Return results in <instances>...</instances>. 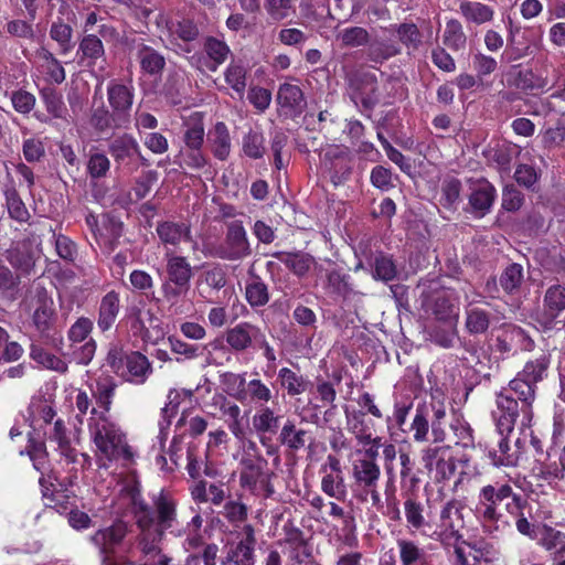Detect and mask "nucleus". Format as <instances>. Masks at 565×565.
I'll return each mask as SVG.
<instances>
[{
    "label": "nucleus",
    "instance_id": "4468645a",
    "mask_svg": "<svg viewBox=\"0 0 565 565\" xmlns=\"http://www.w3.org/2000/svg\"><path fill=\"white\" fill-rule=\"evenodd\" d=\"M404 515L406 527L411 533H418L428 537L431 526V511L429 505H425L414 495H407L404 503Z\"/></svg>",
    "mask_w": 565,
    "mask_h": 565
},
{
    "label": "nucleus",
    "instance_id": "69168bd1",
    "mask_svg": "<svg viewBox=\"0 0 565 565\" xmlns=\"http://www.w3.org/2000/svg\"><path fill=\"white\" fill-rule=\"evenodd\" d=\"M431 315L436 320L448 324H457L458 315L451 301L446 297H437L431 305Z\"/></svg>",
    "mask_w": 565,
    "mask_h": 565
},
{
    "label": "nucleus",
    "instance_id": "9d476101",
    "mask_svg": "<svg viewBox=\"0 0 565 565\" xmlns=\"http://www.w3.org/2000/svg\"><path fill=\"white\" fill-rule=\"evenodd\" d=\"M447 451L444 446H428L422 451V462L434 482L449 480L456 471V463L447 457Z\"/></svg>",
    "mask_w": 565,
    "mask_h": 565
},
{
    "label": "nucleus",
    "instance_id": "f03ea898",
    "mask_svg": "<svg viewBox=\"0 0 565 565\" xmlns=\"http://www.w3.org/2000/svg\"><path fill=\"white\" fill-rule=\"evenodd\" d=\"M522 499L509 482L494 481L479 489L476 512L490 533L504 532L511 527L508 514Z\"/></svg>",
    "mask_w": 565,
    "mask_h": 565
},
{
    "label": "nucleus",
    "instance_id": "2eb2a0df",
    "mask_svg": "<svg viewBox=\"0 0 565 565\" xmlns=\"http://www.w3.org/2000/svg\"><path fill=\"white\" fill-rule=\"evenodd\" d=\"M469 209L476 217H483L488 214L495 199L494 186L486 179H469Z\"/></svg>",
    "mask_w": 565,
    "mask_h": 565
},
{
    "label": "nucleus",
    "instance_id": "39448f33",
    "mask_svg": "<svg viewBox=\"0 0 565 565\" xmlns=\"http://www.w3.org/2000/svg\"><path fill=\"white\" fill-rule=\"evenodd\" d=\"M107 364L119 377L141 385L152 373V365L148 358L138 351H124L118 345H111L106 358Z\"/></svg>",
    "mask_w": 565,
    "mask_h": 565
},
{
    "label": "nucleus",
    "instance_id": "bf43d9fd",
    "mask_svg": "<svg viewBox=\"0 0 565 565\" xmlns=\"http://www.w3.org/2000/svg\"><path fill=\"white\" fill-rule=\"evenodd\" d=\"M396 34L408 51H417L423 43V35L415 23H401L396 28Z\"/></svg>",
    "mask_w": 565,
    "mask_h": 565
},
{
    "label": "nucleus",
    "instance_id": "ea45409f",
    "mask_svg": "<svg viewBox=\"0 0 565 565\" xmlns=\"http://www.w3.org/2000/svg\"><path fill=\"white\" fill-rule=\"evenodd\" d=\"M50 38L57 43L58 52L62 55L70 53L74 47L72 42L73 28L62 19L52 22Z\"/></svg>",
    "mask_w": 565,
    "mask_h": 565
},
{
    "label": "nucleus",
    "instance_id": "72a5a7b5",
    "mask_svg": "<svg viewBox=\"0 0 565 565\" xmlns=\"http://www.w3.org/2000/svg\"><path fill=\"white\" fill-rule=\"evenodd\" d=\"M250 274L245 286V298L250 307H264L269 301L268 286L255 274Z\"/></svg>",
    "mask_w": 565,
    "mask_h": 565
},
{
    "label": "nucleus",
    "instance_id": "c85d7f7f",
    "mask_svg": "<svg viewBox=\"0 0 565 565\" xmlns=\"http://www.w3.org/2000/svg\"><path fill=\"white\" fill-rule=\"evenodd\" d=\"M459 11L468 22L476 24L488 23L494 17L493 8L479 1H461Z\"/></svg>",
    "mask_w": 565,
    "mask_h": 565
},
{
    "label": "nucleus",
    "instance_id": "f8f14e48",
    "mask_svg": "<svg viewBox=\"0 0 565 565\" xmlns=\"http://www.w3.org/2000/svg\"><path fill=\"white\" fill-rule=\"evenodd\" d=\"M135 89L132 85H126L118 81H110L107 85V100L110 110L128 128L131 124V109L134 105Z\"/></svg>",
    "mask_w": 565,
    "mask_h": 565
},
{
    "label": "nucleus",
    "instance_id": "37998d69",
    "mask_svg": "<svg viewBox=\"0 0 565 565\" xmlns=\"http://www.w3.org/2000/svg\"><path fill=\"white\" fill-rule=\"evenodd\" d=\"M550 367V356L542 354L539 358L527 361L518 374L536 386L546 375Z\"/></svg>",
    "mask_w": 565,
    "mask_h": 565
},
{
    "label": "nucleus",
    "instance_id": "ddd939ff",
    "mask_svg": "<svg viewBox=\"0 0 565 565\" xmlns=\"http://www.w3.org/2000/svg\"><path fill=\"white\" fill-rule=\"evenodd\" d=\"M108 152L117 167L134 170L137 158L141 157V148L138 140L128 132L115 136L108 143Z\"/></svg>",
    "mask_w": 565,
    "mask_h": 565
},
{
    "label": "nucleus",
    "instance_id": "7c9ffc66",
    "mask_svg": "<svg viewBox=\"0 0 565 565\" xmlns=\"http://www.w3.org/2000/svg\"><path fill=\"white\" fill-rule=\"evenodd\" d=\"M271 256L285 264L298 277L305 276L313 264V257L301 252H276Z\"/></svg>",
    "mask_w": 565,
    "mask_h": 565
},
{
    "label": "nucleus",
    "instance_id": "2f4dec72",
    "mask_svg": "<svg viewBox=\"0 0 565 565\" xmlns=\"http://www.w3.org/2000/svg\"><path fill=\"white\" fill-rule=\"evenodd\" d=\"M509 25L508 45L504 54L509 62H515L530 55L532 50L530 42L524 36H519L520 30L519 28H513L511 20Z\"/></svg>",
    "mask_w": 565,
    "mask_h": 565
},
{
    "label": "nucleus",
    "instance_id": "338daca9",
    "mask_svg": "<svg viewBox=\"0 0 565 565\" xmlns=\"http://www.w3.org/2000/svg\"><path fill=\"white\" fill-rule=\"evenodd\" d=\"M397 276V268L392 257L380 254L374 259L373 278L382 281H391Z\"/></svg>",
    "mask_w": 565,
    "mask_h": 565
},
{
    "label": "nucleus",
    "instance_id": "4be33fe9",
    "mask_svg": "<svg viewBox=\"0 0 565 565\" xmlns=\"http://www.w3.org/2000/svg\"><path fill=\"white\" fill-rule=\"evenodd\" d=\"M396 544L401 565H433L431 556L417 542L399 539Z\"/></svg>",
    "mask_w": 565,
    "mask_h": 565
},
{
    "label": "nucleus",
    "instance_id": "5fc2aeb1",
    "mask_svg": "<svg viewBox=\"0 0 565 565\" xmlns=\"http://www.w3.org/2000/svg\"><path fill=\"white\" fill-rule=\"evenodd\" d=\"M279 425V416L268 406L262 407L253 416V427L257 434L276 433Z\"/></svg>",
    "mask_w": 565,
    "mask_h": 565
},
{
    "label": "nucleus",
    "instance_id": "680f3d73",
    "mask_svg": "<svg viewBox=\"0 0 565 565\" xmlns=\"http://www.w3.org/2000/svg\"><path fill=\"white\" fill-rule=\"evenodd\" d=\"M295 1L296 0H265L264 8L273 21L280 22L296 12Z\"/></svg>",
    "mask_w": 565,
    "mask_h": 565
},
{
    "label": "nucleus",
    "instance_id": "393cba45",
    "mask_svg": "<svg viewBox=\"0 0 565 565\" xmlns=\"http://www.w3.org/2000/svg\"><path fill=\"white\" fill-rule=\"evenodd\" d=\"M277 102L281 108L294 114H300L306 107V99L301 88L290 83H284L279 86Z\"/></svg>",
    "mask_w": 565,
    "mask_h": 565
},
{
    "label": "nucleus",
    "instance_id": "4c0bfd02",
    "mask_svg": "<svg viewBox=\"0 0 565 565\" xmlns=\"http://www.w3.org/2000/svg\"><path fill=\"white\" fill-rule=\"evenodd\" d=\"M465 327L470 334H482L487 332L491 321V313L479 307L466 308Z\"/></svg>",
    "mask_w": 565,
    "mask_h": 565
},
{
    "label": "nucleus",
    "instance_id": "7ed1b4c3",
    "mask_svg": "<svg viewBox=\"0 0 565 565\" xmlns=\"http://www.w3.org/2000/svg\"><path fill=\"white\" fill-rule=\"evenodd\" d=\"M90 438L96 446L97 454L108 461L122 460L130 462L134 451L128 445L126 434L106 415L92 417L88 423Z\"/></svg>",
    "mask_w": 565,
    "mask_h": 565
},
{
    "label": "nucleus",
    "instance_id": "9b49d317",
    "mask_svg": "<svg viewBox=\"0 0 565 565\" xmlns=\"http://www.w3.org/2000/svg\"><path fill=\"white\" fill-rule=\"evenodd\" d=\"M242 470L239 473V484L253 493L256 492L258 484L265 488L267 495L274 490L269 482V473L266 471L267 460L263 457H245L241 461Z\"/></svg>",
    "mask_w": 565,
    "mask_h": 565
},
{
    "label": "nucleus",
    "instance_id": "e433bc0d",
    "mask_svg": "<svg viewBox=\"0 0 565 565\" xmlns=\"http://www.w3.org/2000/svg\"><path fill=\"white\" fill-rule=\"evenodd\" d=\"M4 198L9 216L19 223H29L31 220V213L17 189L14 186H8L4 190Z\"/></svg>",
    "mask_w": 565,
    "mask_h": 565
},
{
    "label": "nucleus",
    "instance_id": "dca6fc26",
    "mask_svg": "<svg viewBox=\"0 0 565 565\" xmlns=\"http://www.w3.org/2000/svg\"><path fill=\"white\" fill-rule=\"evenodd\" d=\"M137 545L142 555L147 558L148 565H169L170 558L162 554L159 543L164 533L156 530L153 524L138 527Z\"/></svg>",
    "mask_w": 565,
    "mask_h": 565
},
{
    "label": "nucleus",
    "instance_id": "5701e85b",
    "mask_svg": "<svg viewBox=\"0 0 565 565\" xmlns=\"http://www.w3.org/2000/svg\"><path fill=\"white\" fill-rule=\"evenodd\" d=\"M207 141L213 156L225 161L230 157L232 141L227 126L223 121H217L213 129L207 134Z\"/></svg>",
    "mask_w": 565,
    "mask_h": 565
},
{
    "label": "nucleus",
    "instance_id": "6ab92c4d",
    "mask_svg": "<svg viewBox=\"0 0 565 565\" xmlns=\"http://www.w3.org/2000/svg\"><path fill=\"white\" fill-rule=\"evenodd\" d=\"M156 232L164 245L175 247L182 242H190L192 243L193 250L198 249V243L192 238L191 226L184 222H160L157 225Z\"/></svg>",
    "mask_w": 565,
    "mask_h": 565
},
{
    "label": "nucleus",
    "instance_id": "58836bf2",
    "mask_svg": "<svg viewBox=\"0 0 565 565\" xmlns=\"http://www.w3.org/2000/svg\"><path fill=\"white\" fill-rule=\"evenodd\" d=\"M30 356L36 363L42 365L43 367L65 374L68 370L67 363L61 359L60 356L45 351L43 348L32 344L30 350Z\"/></svg>",
    "mask_w": 565,
    "mask_h": 565
},
{
    "label": "nucleus",
    "instance_id": "bb28decb",
    "mask_svg": "<svg viewBox=\"0 0 565 565\" xmlns=\"http://www.w3.org/2000/svg\"><path fill=\"white\" fill-rule=\"evenodd\" d=\"M537 544L552 555L562 556L565 554V533L544 524L537 534Z\"/></svg>",
    "mask_w": 565,
    "mask_h": 565
},
{
    "label": "nucleus",
    "instance_id": "a18cd8bd",
    "mask_svg": "<svg viewBox=\"0 0 565 565\" xmlns=\"http://www.w3.org/2000/svg\"><path fill=\"white\" fill-rule=\"evenodd\" d=\"M306 437L305 429H297L292 420H287L280 430L278 440L290 450L297 451L306 446Z\"/></svg>",
    "mask_w": 565,
    "mask_h": 565
},
{
    "label": "nucleus",
    "instance_id": "4d7b16f0",
    "mask_svg": "<svg viewBox=\"0 0 565 565\" xmlns=\"http://www.w3.org/2000/svg\"><path fill=\"white\" fill-rule=\"evenodd\" d=\"M526 505V501L522 499V501L516 505L508 516L515 520L516 531L531 540L537 539V526L534 523H531L524 514V508Z\"/></svg>",
    "mask_w": 565,
    "mask_h": 565
},
{
    "label": "nucleus",
    "instance_id": "c03bdc74",
    "mask_svg": "<svg viewBox=\"0 0 565 565\" xmlns=\"http://www.w3.org/2000/svg\"><path fill=\"white\" fill-rule=\"evenodd\" d=\"M444 44L452 51H460L466 47L467 35L463 32L462 24L457 19H450L446 22L443 34Z\"/></svg>",
    "mask_w": 565,
    "mask_h": 565
},
{
    "label": "nucleus",
    "instance_id": "c756f323",
    "mask_svg": "<svg viewBox=\"0 0 565 565\" xmlns=\"http://www.w3.org/2000/svg\"><path fill=\"white\" fill-rule=\"evenodd\" d=\"M89 122L98 134H105L113 129H127L128 127L118 120L115 114L104 105L93 109Z\"/></svg>",
    "mask_w": 565,
    "mask_h": 565
},
{
    "label": "nucleus",
    "instance_id": "a19ab883",
    "mask_svg": "<svg viewBox=\"0 0 565 565\" xmlns=\"http://www.w3.org/2000/svg\"><path fill=\"white\" fill-rule=\"evenodd\" d=\"M78 53H82V60H86L90 66L105 56V47L97 35L87 34L79 42Z\"/></svg>",
    "mask_w": 565,
    "mask_h": 565
},
{
    "label": "nucleus",
    "instance_id": "13d9d810",
    "mask_svg": "<svg viewBox=\"0 0 565 565\" xmlns=\"http://www.w3.org/2000/svg\"><path fill=\"white\" fill-rule=\"evenodd\" d=\"M461 182L454 178H446L441 184L440 204L448 210H455L460 201Z\"/></svg>",
    "mask_w": 565,
    "mask_h": 565
},
{
    "label": "nucleus",
    "instance_id": "20e7f679",
    "mask_svg": "<svg viewBox=\"0 0 565 565\" xmlns=\"http://www.w3.org/2000/svg\"><path fill=\"white\" fill-rule=\"evenodd\" d=\"M348 95L361 111L371 113L383 97V89L375 72L367 68H358L345 76Z\"/></svg>",
    "mask_w": 565,
    "mask_h": 565
},
{
    "label": "nucleus",
    "instance_id": "6e6d98bb",
    "mask_svg": "<svg viewBox=\"0 0 565 565\" xmlns=\"http://www.w3.org/2000/svg\"><path fill=\"white\" fill-rule=\"evenodd\" d=\"M242 150L250 159H260L265 154V138L260 131L249 130L242 139Z\"/></svg>",
    "mask_w": 565,
    "mask_h": 565
},
{
    "label": "nucleus",
    "instance_id": "864d4df0",
    "mask_svg": "<svg viewBox=\"0 0 565 565\" xmlns=\"http://www.w3.org/2000/svg\"><path fill=\"white\" fill-rule=\"evenodd\" d=\"M524 279L523 267L513 263L505 267L500 276V286L507 294H514L520 290Z\"/></svg>",
    "mask_w": 565,
    "mask_h": 565
},
{
    "label": "nucleus",
    "instance_id": "6e6552de",
    "mask_svg": "<svg viewBox=\"0 0 565 565\" xmlns=\"http://www.w3.org/2000/svg\"><path fill=\"white\" fill-rule=\"evenodd\" d=\"M25 306L32 311V322L41 333H47L56 320L54 300L41 284L31 286L24 299Z\"/></svg>",
    "mask_w": 565,
    "mask_h": 565
},
{
    "label": "nucleus",
    "instance_id": "de8ad7c7",
    "mask_svg": "<svg viewBox=\"0 0 565 565\" xmlns=\"http://www.w3.org/2000/svg\"><path fill=\"white\" fill-rule=\"evenodd\" d=\"M246 75V67L238 62H231L224 73L225 82L231 86L239 99H242L245 94Z\"/></svg>",
    "mask_w": 565,
    "mask_h": 565
},
{
    "label": "nucleus",
    "instance_id": "f257e3e1",
    "mask_svg": "<svg viewBox=\"0 0 565 565\" xmlns=\"http://www.w3.org/2000/svg\"><path fill=\"white\" fill-rule=\"evenodd\" d=\"M509 391L518 399L505 391L498 393L495 398L497 411L493 417L501 436L511 433L518 423L521 428L530 427L533 418L532 404L536 398V386L518 374L510 381Z\"/></svg>",
    "mask_w": 565,
    "mask_h": 565
},
{
    "label": "nucleus",
    "instance_id": "8fccbe9b",
    "mask_svg": "<svg viewBox=\"0 0 565 565\" xmlns=\"http://www.w3.org/2000/svg\"><path fill=\"white\" fill-rule=\"evenodd\" d=\"M20 276L0 263V297L14 301L19 295Z\"/></svg>",
    "mask_w": 565,
    "mask_h": 565
},
{
    "label": "nucleus",
    "instance_id": "49530a36",
    "mask_svg": "<svg viewBox=\"0 0 565 565\" xmlns=\"http://www.w3.org/2000/svg\"><path fill=\"white\" fill-rule=\"evenodd\" d=\"M204 51L210 58L206 63V67L211 72H215L217 67L225 62L230 53V49L226 43L215 38L206 39L204 43Z\"/></svg>",
    "mask_w": 565,
    "mask_h": 565
},
{
    "label": "nucleus",
    "instance_id": "0e129e2a",
    "mask_svg": "<svg viewBox=\"0 0 565 565\" xmlns=\"http://www.w3.org/2000/svg\"><path fill=\"white\" fill-rule=\"evenodd\" d=\"M321 490L330 498L344 500L347 488L343 475L326 472L321 480Z\"/></svg>",
    "mask_w": 565,
    "mask_h": 565
},
{
    "label": "nucleus",
    "instance_id": "0eeeda50",
    "mask_svg": "<svg viewBox=\"0 0 565 565\" xmlns=\"http://www.w3.org/2000/svg\"><path fill=\"white\" fill-rule=\"evenodd\" d=\"M131 531L129 522L117 518L109 525L98 529L90 535V543L97 548L102 565L115 561L117 553L124 547L126 537Z\"/></svg>",
    "mask_w": 565,
    "mask_h": 565
},
{
    "label": "nucleus",
    "instance_id": "1a4fd4ad",
    "mask_svg": "<svg viewBox=\"0 0 565 565\" xmlns=\"http://www.w3.org/2000/svg\"><path fill=\"white\" fill-rule=\"evenodd\" d=\"M461 513L455 502H447L440 510L439 523L434 524L428 533V539L440 542L444 545H452L462 539L460 533Z\"/></svg>",
    "mask_w": 565,
    "mask_h": 565
},
{
    "label": "nucleus",
    "instance_id": "f704fd0d",
    "mask_svg": "<svg viewBox=\"0 0 565 565\" xmlns=\"http://www.w3.org/2000/svg\"><path fill=\"white\" fill-rule=\"evenodd\" d=\"M565 310V286L559 284L548 287L544 296V311L548 317V323Z\"/></svg>",
    "mask_w": 565,
    "mask_h": 565
},
{
    "label": "nucleus",
    "instance_id": "774afa93",
    "mask_svg": "<svg viewBox=\"0 0 565 565\" xmlns=\"http://www.w3.org/2000/svg\"><path fill=\"white\" fill-rule=\"evenodd\" d=\"M221 514L225 520H227V522L238 526L247 520L248 508L241 501L230 500L224 504Z\"/></svg>",
    "mask_w": 565,
    "mask_h": 565
},
{
    "label": "nucleus",
    "instance_id": "052dcab7",
    "mask_svg": "<svg viewBox=\"0 0 565 565\" xmlns=\"http://www.w3.org/2000/svg\"><path fill=\"white\" fill-rule=\"evenodd\" d=\"M369 32L362 26H351L339 31L335 35L341 46L356 47L365 45L369 42Z\"/></svg>",
    "mask_w": 565,
    "mask_h": 565
},
{
    "label": "nucleus",
    "instance_id": "e2e57ef3",
    "mask_svg": "<svg viewBox=\"0 0 565 565\" xmlns=\"http://www.w3.org/2000/svg\"><path fill=\"white\" fill-rule=\"evenodd\" d=\"M249 395L250 399L255 403H268L273 398V394L270 388L263 383L260 380H250L247 383V392H239L237 394H233L238 401H243L246 398V395Z\"/></svg>",
    "mask_w": 565,
    "mask_h": 565
},
{
    "label": "nucleus",
    "instance_id": "f3484780",
    "mask_svg": "<svg viewBox=\"0 0 565 565\" xmlns=\"http://www.w3.org/2000/svg\"><path fill=\"white\" fill-rule=\"evenodd\" d=\"M225 340L234 351L242 352L264 342V332L257 326L241 322L226 331Z\"/></svg>",
    "mask_w": 565,
    "mask_h": 565
},
{
    "label": "nucleus",
    "instance_id": "a211bd4d",
    "mask_svg": "<svg viewBox=\"0 0 565 565\" xmlns=\"http://www.w3.org/2000/svg\"><path fill=\"white\" fill-rule=\"evenodd\" d=\"M175 499L163 491H161L153 499V527L162 533L172 530L178 523Z\"/></svg>",
    "mask_w": 565,
    "mask_h": 565
},
{
    "label": "nucleus",
    "instance_id": "c9c22d12",
    "mask_svg": "<svg viewBox=\"0 0 565 565\" xmlns=\"http://www.w3.org/2000/svg\"><path fill=\"white\" fill-rule=\"evenodd\" d=\"M35 57L42 62L41 66L45 68L50 79L56 84H61L66 78L65 70L62 63L54 56V54L41 46L35 51Z\"/></svg>",
    "mask_w": 565,
    "mask_h": 565
},
{
    "label": "nucleus",
    "instance_id": "cd10ccee",
    "mask_svg": "<svg viewBox=\"0 0 565 565\" xmlns=\"http://www.w3.org/2000/svg\"><path fill=\"white\" fill-rule=\"evenodd\" d=\"M380 476V467L373 459H360L353 465V478L363 488L377 486Z\"/></svg>",
    "mask_w": 565,
    "mask_h": 565
},
{
    "label": "nucleus",
    "instance_id": "3c124183",
    "mask_svg": "<svg viewBox=\"0 0 565 565\" xmlns=\"http://www.w3.org/2000/svg\"><path fill=\"white\" fill-rule=\"evenodd\" d=\"M492 463L497 467H514L519 462V451L512 450L509 440L502 437L499 441L498 449L489 452Z\"/></svg>",
    "mask_w": 565,
    "mask_h": 565
},
{
    "label": "nucleus",
    "instance_id": "79ce46f5",
    "mask_svg": "<svg viewBox=\"0 0 565 565\" xmlns=\"http://www.w3.org/2000/svg\"><path fill=\"white\" fill-rule=\"evenodd\" d=\"M117 388L116 382L111 377L97 381L93 396L97 405L103 409L98 415H106L110 411L113 398Z\"/></svg>",
    "mask_w": 565,
    "mask_h": 565
},
{
    "label": "nucleus",
    "instance_id": "473e14b6",
    "mask_svg": "<svg viewBox=\"0 0 565 565\" xmlns=\"http://www.w3.org/2000/svg\"><path fill=\"white\" fill-rule=\"evenodd\" d=\"M137 57L141 70L151 76L160 75L166 66L164 56L148 45L138 49Z\"/></svg>",
    "mask_w": 565,
    "mask_h": 565
},
{
    "label": "nucleus",
    "instance_id": "b1692460",
    "mask_svg": "<svg viewBox=\"0 0 565 565\" xmlns=\"http://www.w3.org/2000/svg\"><path fill=\"white\" fill-rule=\"evenodd\" d=\"M120 309L119 294L115 290L107 292L100 300L98 309V328L105 332L115 323Z\"/></svg>",
    "mask_w": 565,
    "mask_h": 565
},
{
    "label": "nucleus",
    "instance_id": "412c9836",
    "mask_svg": "<svg viewBox=\"0 0 565 565\" xmlns=\"http://www.w3.org/2000/svg\"><path fill=\"white\" fill-rule=\"evenodd\" d=\"M245 537L241 540L234 548L228 553V561L234 565H255V532L250 524H246L243 527Z\"/></svg>",
    "mask_w": 565,
    "mask_h": 565
},
{
    "label": "nucleus",
    "instance_id": "423d86ee",
    "mask_svg": "<svg viewBox=\"0 0 565 565\" xmlns=\"http://www.w3.org/2000/svg\"><path fill=\"white\" fill-rule=\"evenodd\" d=\"M210 255L227 262L242 260L252 255L250 243L242 221L226 223L224 238L210 247Z\"/></svg>",
    "mask_w": 565,
    "mask_h": 565
},
{
    "label": "nucleus",
    "instance_id": "a878e982",
    "mask_svg": "<svg viewBox=\"0 0 565 565\" xmlns=\"http://www.w3.org/2000/svg\"><path fill=\"white\" fill-rule=\"evenodd\" d=\"M167 275L168 279L175 285L190 287L192 268L183 256L167 253Z\"/></svg>",
    "mask_w": 565,
    "mask_h": 565
},
{
    "label": "nucleus",
    "instance_id": "09e8293b",
    "mask_svg": "<svg viewBox=\"0 0 565 565\" xmlns=\"http://www.w3.org/2000/svg\"><path fill=\"white\" fill-rule=\"evenodd\" d=\"M40 95L44 103L46 111L53 118H66L67 108L63 102V96L56 89L52 87H44L43 89H41Z\"/></svg>",
    "mask_w": 565,
    "mask_h": 565
},
{
    "label": "nucleus",
    "instance_id": "603ef678",
    "mask_svg": "<svg viewBox=\"0 0 565 565\" xmlns=\"http://www.w3.org/2000/svg\"><path fill=\"white\" fill-rule=\"evenodd\" d=\"M280 385L287 390L290 396L300 395L307 391L308 381L288 367H282L278 372Z\"/></svg>",
    "mask_w": 565,
    "mask_h": 565
},
{
    "label": "nucleus",
    "instance_id": "aec40b11",
    "mask_svg": "<svg viewBox=\"0 0 565 565\" xmlns=\"http://www.w3.org/2000/svg\"><path fill=\"white\" fill-rule=\"evenodd\" d=\"M41 257V248L29 241H22L9 252L11 266L23 274H30Z\"/></svg>",
    "mask_w": 565,
    "mask_h": 565
}]
</instances>
